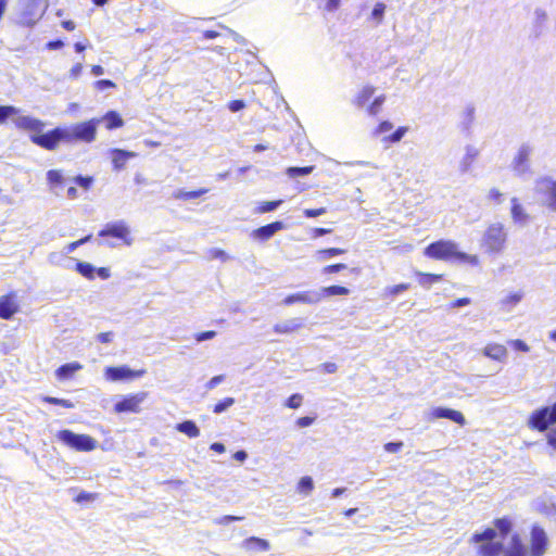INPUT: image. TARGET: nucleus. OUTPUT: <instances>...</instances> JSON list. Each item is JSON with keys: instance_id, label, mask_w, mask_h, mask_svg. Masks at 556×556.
I'll use <instances>...</instances> for the list:
<instances>
[{"instance_id": "54", "label": "nucleus", "mask_w": 556, "mask_h": 556, "mask_svg": "<svg viewBox=\"0 0 556 556\" xmlns=\"http://www.w3.org/2000/svg\"><path fill=\"white\" fill-rule=\"evenodd\" d=\"M303 213H304L305 217L314 218V217H317V216H320V215L325 214L326 213V208L325 207H320V208H305Z\"/></svg>"}, {"instance_id": "20", "label": "nucleus", "mask_w": 556, "mask_h": 556, "mask_svg": "<svg viewBox=\"0 0 556 556\" xmlns=\"http://www.w3.org/2000/svg\"><path fill=\"white\" fill-rule=\"evenodd\" d=\"M510 215L514 224L526 227L530 220V215L526 212L525 207L519 203L517 198H511Z\"/></svg>"}, {"instance_id": "33", "label": "nucleus", "mask_w": 556, "mask_h": 556, "mask_svg": "<svg viewBox=\"0 0 556 556\" xmlns=\"http://www.w3.org/2000/svg\"><path fill=\"white\" fill-rule=\"evenodd\" d=\"M283 203L282 200H274V201H265L260 202L254 210L255 214H264L268 212L276 211L281 204Z\"/></svg>"}, {"instance_id": "1", "label": "nucleus", "mask_w": 556, "mask_h": 556, "mask_svg": "<svg viewBox=\"0 0 556 556\" xmlns=\"http://www.w3.org/2000/svg\"><path fill=\"white\" fill-rule=\"evenodd\" d=\"M494 527L471 536L470 542L477 545L479 556H500L504 551V539L511 530V522L507 518H498Z\"/></svg>"}, {"instance_id": "47", "label": "nucleus", "mask_w": 556, "mask_h": 556, "mask_svg": "<svg viewBox=\"0 0 556 556\" xmlns=\"http://www.w3.org/2000/svg\"><path fill=\"white\" fill-rule=\"evenodd\" d=\"M47 179L51 185H59L63 181V176L60 170L56 169H50L47 173Z\"/></svg>"}, {"instance_id": "46", "label": "nucleus", "mask_w": 556, "mask_h": 556, "mask_svg": "<svg viewBox=\"0 0 556 556\" xmlns=\"http://www.w3.org/2000/svg\"><path fill=\"white\" fill-rule=\"evenodd\" d=\"M407 132V127H399L394 132H392L389 137L386 138V140L396 143L402 140V138Z\"/></svg>"}, {"instance_id": "9", "label": "nucleus", "mask_w": 556, "mask_h": 556, "mask_svg": "<svg viewBox=\"0 0 556 556\" xmlns=\"http://www.w3.org/2000/svg\"><path fill=\"white\" fill-rule=\"evenodd\" d=\"M532 153L533 147L530 143L525 142L519 147L510 163V168L516 176L521 177L530 172V156Z\"/></svg>"}, {"instance_id": "7", "label": "nucleus", "mask_w": 556, "mask_h": 556, "mask_svg": "<svg viewBox=\"0 0 556 556\" xmlns=\"http://www.w3.org/2000/svg\"><path fill=\"white\" fill-rule=\"evenodd\" d=\"M529 427L538 431H545L556 424V403L535 409L529 418Z\"/></svg>"}, {"instance_id": "14", "label": "nucleus", "mask_w": 556, "mask_h": 556, "mask_svg": "<svg viewBox=\"0 0 556 556\" xmlns=\"http://www.w3.org/2000/svg\"><path fill=\"white\" fill-rule=\"evenodd\" d=\"M286 228V224L281 220H276L265 226L258 227L254 229L250 237L258 242H265L274 237L278 231Z\"/></svg>"}, {"instance_id": "44", "label": "nucleus", "mask_w": 556, "mask_h": 556, "mask_svg": "<svg viewBox=\"0 0 556 556\" xmlns=\"http://www.w3.org/2000/svg\"><path fill=\"white\" fill-rule=\"evenodd\" d=\"M303 396L300 393H294L286 401V406L292 409L299 408L302 405Z\"/></svg>"}, {"instance_id": "51", "label": "nucleus", "mask_w": 556, "mask_h": 556, "mask_svg": "<svg viewBox=\"0 0 556 556\" xmlns=\"http://www.w3.org/2000/svg\"><path fill=\"white\" fill-rule=\"evenodd\" d=\"M206 257L210 258V260H214V258H219L222 261H226L227 260L226 253L223 250H219V249H210L206 252Z\"/></svg>"}, {"instance_id": "59", "label": "nucleus", "mask_w": 556, "mask_h": 556, "mask_svg": "<svg viewBox=\"0 0 556 556\" xmlns=\"http://www.w3.org/2000/svg\"><path fill=\"white\" fill-rule=\"evenodd\" d=\"M489 199L500 204L503 201V193L498 189L493 188L489 192Z\"/></svg>"}, {"instance_id": "11", "label": "nucleus", "mask_w": 556, "mask_h": 556, "mask_svg": "<svg viewBox=\"0 0 556 556\" xmlns=\"http://www.w3.org/2000/svg\"><path fill=\"white\" fill-rule=\"evenodd\" d=\"M548 546V539L543 528L533 526L531 530V547L528 556H543Z\"/></svg>"}, {"instance_id": "56", "label": "nucleus", "mask_w": 556, "mask_h": 556, "mask_svg": "<svg viewBox=\"0 0 556 556\" xmlns=\"http://www.w3.org/2000/svg\"><path fill=\"white\" fill-rule=\"evenodd\" d=\"M408 288H409L408 283H400V285H395V286L388 288V291L390 294L396 295L401 292L406 291Z\"/></svg>"}, {"instance_id": "36", "label": "nucleus", "mask_w": 556, "mask_h": 556, "mask_svg": "<svg viewBox=\"0 0 556 556\" xmlns=\"http://www.w3.org/2000/svg\"><path fill=\"white\" fill-rule=\"evenodd\" d=\"M345 251L343 249H339V248H329V249L319 250L316 252V260L319 262H323V261H326L327 258H330V257H333L337 255H341Z\"/></svg>"}, {"instance_id": "42", "label": "nucleus", "mask_w": 556, "mask_h": 556, "mask_svg": "<svg viewBox=\"0 0 556 556\" xmlns=\"http://www.w3.org/2000/svg\"><path fill=\"white\" fill-rule=\"evenodd\" d=\"M386 101V96L381 94L374 99V101L370 103V105L367 109L368 114L376 115L380 111L381 105Z\"/></svg>"}, {"instance_id": "55", "label": "nucleus", "mask_w": 556, "mask_h": 556, "mask_svg": "<svg viewBox=\"0 0 556 556\" xmlns=\"http://www.w3.org/2000/svg\"><path fill=\"white\" fill-rule=\"evenodd\" d=\"M215 336H216V332L213 330L203 331V332H199L195 334V340H197V342H203V341L211 340V339L215 338Z\"/></svg>"}, {"instance_id": "31", "label": "nucleus", "mask_w": 556, "mask_h": 556, "mask_svg": "<svg viewBox=\"0 0 556 556\" xmlns=\"http://www.w3.org/2000/svg\"><path fill=\"white\" fill-rule=\"evenodd\" d=\"M478 155V150L472 147V146H467L466 147V153L463 157V160L460 161V165H459V168L463 173H466L469 170L472 162L475 161V159L477 157Z\"/></svg>"}, {"instance_id": "64", "label": "nucleus", "mask_w": 556, "mask_h": 556, "mask_svg": "<svg viewBox=\"0 0 556 556\" xmlns=\"http://www.w3.org/2000/svg\"><path fill=\"white\" fill-rule=\"evenodd\" d=\"M224 381V376L223 375H218V376H215L213 377L207 383H206V388L208 390H212L214 388H216L220 382Z\"/></svg>"}, {"instance_id": "26", "label": "nucleus", "mask_w": 556, "mask_h": 556, "mask_svg": "<svg viewBox=\"0 0 556 556\" xmlns=\"http://www.w3.org/2000/svg\"><path fill=\"white\" fill-rule=\"evenodd\" d=\"M504 556H528V551L519 534H514L510 539V546L503 551Z\"/></svg>"}, {"instance_id": "24", "label": "nucleus", "mask_w": 556, "mask_h": 556, "mask_svg": "<svg viewBox=\"0 0 556 556\" xmlns=\"http://www.w3.org/2000/svg\"><path fill=\"white\" fill-rule=\"evenodd\" d=\"M302 326L303 320L295 317L276 324L274 326V331L277 333H292L302 328Z\"/></svg>"}, {"instance_id": "43", "label": "nucleus", "mask_w": 556, "mask_h": 556, "mask_svg": "<svg viewBox=\"0 0 556 556\" xmlns=\"http://www.w3.org/2000/svg\"><path fill=\"white\" fill-rule=\"evenodd\" d=\"M233 403L235 400L232 397H225L214 406L213 412L215 414H222L223 412L227 410L230 406H232Z\"/></svg>"}, {"instance_id": "39", "label": "nucleus", "mask_w": 556, "mask_h": 556, "mask_svg": "<svg viewBox=\"0 0 556 556\" xmlns=\"http://www.w3.org/2000/svg\"><path fill=\"white\" fill-rule=\"evenodd\" d=\"M313 169H314V166H304V167L294 166V167H289L287 169V174L291 178L304 177V176L309 175L313 172Z\"/></svg>"}, {"instance_id": "27", "label": "nucleus", "mask_w": 556, "mask_h": 556, "mask_svg": "<svg viewBox=\"0 0 556 556\" xmlns=\"http://www.w3.org/2000/svg\"><path fill=\"white\" fill-rule=\"evenodd\" d=\"M483 355H485L486 357H489L491 359L502 361L503 358L506 357L507 350L502 344L492 343V344H488L483 349Z\"/></svg>"}, {"instance_id": "28", "label": "nucleus", "mask_w": 556, "mask_h": 556, "mask_svg": "<svg viewBox=\"0 0 556 556\" xmlns=\"http://www.w3.org/2000/svg\"><path fill=\"white\" fill-rule=\"evenodd\" d=\"M81 368L83 366L77 362L67 363L59 367L55 371V375L60 380H66L70 379L76 371L80 370Z\"/></svg>"}, {"instance_id": "63", "label": "nucleus", "mask_w": 556, "mask_h": 556, "mask_svg": "<svg viewBox=\"0 0 556 556\" xmlns=\"http://www.w3.org/2000/svg\"><path fill=\"white\" fill-rule=\"evenodd\" d=\"M314 418L313 417H309V416H304V417H300L298 420H296V425L300 427V428H305V427H308L311 426L313 422H314Z\"/></svg>"}, {"instance_id": "10", "label": "nucleus", "mask_w": 556, "mask_h": 556, "mask_svg": "<svg viewBox=\"0 0 556 556\" xmlns=\"http://www.w3.org/2000/svg\"><path fill=\"white\" fill-rule=\"evenodd\" d=\"M148 392L141 391L135 394L123 396L114 404L115 413H134L138 414L141 410V404L147 400Z\"/></svg>"}, {"instance_id": "35", "label": "nucleus", "mask_w": 556, "mask_h": 556, "mask_svg": "<svg viewBox=\"0 0 556 556\" xmlns=\"http://www.w3.org/2000/svg\"><path fill=\"white\" fill-rule=\"evenodd\" d=\"M76 270L87 279H93L96 267L87 262H77L76 263Z\"/></svg>"}, {"instance_id": "57", "label": "nucleus", "mask_w": 556, "mask_h": 556, "mask_svg": "<svg viewBox=\"0 0 556 556\" xmlns=\"http://www.w3.org/2000/svg\"><path fill=\"white\" fill-rule=\"evenodd\" d=\"M403 447V442H389L384 444V450L389 453H396Z\"/></svg>"}, {"instance_id": "38", "label": "nucleus", "mask_w": 556, "mask_h": 556, "mask_svg": "<svg viewBox=\"0 0 556 556\" xmlns=\"http://www.w3.org/2000/svg\"><path fill=\"white\" fill-rule=\"evenodd\" d=\"M20 112V110L13 105H0V124H3L8 118L13 117Z\"/></svg>"}, {"instance_id": "5", "label": "nucleus", "mask_w": 556, "mask_h": 556, "mask_svg": "<svg viewBox=\"0 0 556 556\" xmlns=\"http://www.w3.org/2000/svg\"><path fill=\"white\" fill-rule=\"evenodd\" d=\"M18 5L21 8L20 23L25 26L35 25L48 7L42 0H20Z\"/></svg>"}, {"instance_id": "21", "label": "nucleus", "mask_w": 556, "mask_h": 556, "mask_svg": "<svg viewBox=\"0 0 556 556\" xmlns=\"http://www.w3.org/2000/svg\"><path fill=\"white\" fill-rule=\"evenodd\" d=\"M18 309L14 294H8L0 298V318L10 319Z\"/></svg>"}, {"instance_id": "8", "label": "nucleus", "mask_w": 556, "mask_h": 556, "mask_svg": "<svg viewBox=\"0 0 556 556\" xmlns=\"http://www.w3.org/2000/svg\"><path fill=\"white\" fill-rule=\"evenodd\" d=\"M30 140L46 150H54L61 141L66 142V132L64 127H56L46 134H33Z\"/></svg>"}, {"instance_id": "48", "label": "nucleus", "mask_w": 556, "mask_h": 556, "mask_svg": "<svg viewBox=\"0 0 556 556\" xmlns=\"http://www.w3.org/2000/svg\"><path fill=\"white\" fill-rule=\"evenodd\" d=\"M74 181L81 188H84L85 190H88L92 182H93V178L90 177V176H81V175H78L74 178Z\"/></svg>"}, {"instance_id": "53", "label": "nucleus", "mask_w": 556, "mask_h": 556, "mask_svg": "<svg viewBox=\"0 0 556 556\" xmlns=\"http://www.w3.org/2000/svg\"><path fill=\"white\" fill-rule=\"evenodd\" d=\"M345 268H346L345 264H342V263L332 264V265L325 266L323 268V273L324 274H333V273H339Z\"/></svg>"}, {"instance_id": "30", "label": "nucleus", "mask_w": 556, "mask_h": 556, "mask_svg": "<svg viewBox=\"0 0 556 556\" xmlns=\"http://www.w3.org/2000/svg\"><path fill=\"white\" fill-rule=\"evenodd\" d=\"M176 430L185 433L189 438H197L200 435V429L192 420H185L176 425Z\"/></svg>"}, {"instance_id": "61", "label": "nucleus", "mask_w": 556, "mask_h": 556, "mask_svg": "<svg viewBox=\"0 0 556 556\" xmlns=\"http://www.w3.org/2000/svg\"><path fill=\"white\" fill-rule=\"evenodd\" d=\"M266 92L271 96V97H275L276 98V102L278 103L279 101L286 103L285 99L278 94L277 92V86H273V85H269L267 86L266 88Z\"/></svg>"}, {"instance_id": "37", "label": "nucleus", "mask_w": 556, "mask_h": 556, "mask_svg": "<svg viewBox=\"0 0 556 556\" xmlns=\"http://www.w3.org/2000/svg\"><path fill=\"white\" fill-rule=\"evenodd\" d=\"M418 277H419V283L425 288H429L432 283L439 282L442 279L441 275L425 274V273H418Z\"/></svg>"}, {"instance_id": "29", "label": "nucleus", "mask_w": 556, "mask_h": 556, "mask_svg": "<svg viewBox=\"0 0 556 556\" xmlns=\"http://www.w3.org/2000/svg\"><path fill=\"white\" fill-rule=\"evenodd\" d=\"M317 293L319 295V302L324 298L334 296V295H348L350 290L342 286H329L317 289Z\"/></svg>"}, {"instance_id": "49", "label": "nucleus", "mask_w": 556, "mask_h": 556, "mask_svg": "<svg viewBox=\"0 0 556 556\" xmlns=\"http://www.w3.org/2000/svg\"><path fill=\"white\" fill-rule=\"evenodd\" d=\"M90 239H91V235H88V236H86V237H84V238H81V239H79L77 241L71 242L70 244H67L65 247V252L66 253L74 252L78 247H80V245L87 243L88 241H90Z\"/></svg>"}, {"instance_id": "19", "label": "nucleus", "mask_w": 556, "mask_h": 556, "mask_svg": "<svg viewBox=\"0 0 556 556\" xmlns=\"http://www.w3.org/2000/svg\"><path fill=\"white\" fill-rule=\"evenodd\" d=\"M13 123L17 128L23 129V130H29V131H33L34 134L41 132V130L45 126V124L40 119L34 118L31 116H25V115L15 116L13 118Z\"/></svg>"}, {"instance_id": "22", "label": "nucleus", "mask_w": 556, "mask_h": 556, "mask_svg": "<svg viewBox=\"0 0 556 556\" xmlns=\"http://www.w3.org/2000/svg\"><path fill=\"white\" fill-rule=\"evenodd\" d=\"M110 154L112 156L113 168L115 170H122L129 159L137 156V153L123 149H112L110 150Z\"/></svg>"}, {"instance_id": "18", "label": "nucleus", "mask_w": 556, "mask_h": 556, "mask_svg": "<svg viewBox=\"0 0 556 556\" xmlns=\"http://www.w3.org/2000/svg\"><path fill=\"white\" fill-rule=\"evenodd\" d=\"M429 416L431 419H450L460 426H464L466 422L465 417L460 412L447 407H434L431 409Z\"/></svg>"}, {"instance_id": "13", "label": "nucleus", "mask_w": 556, "mask_h": 556, "mask_svg": "<svg viewBox=\"0 0 556 556\" xmlns=\"http://www.w3.org/2000/svg\"><path fill=\"white\" fill-rule=\"evenodd\" d=\"M143 370L135 371L131 370L127 366H118V367H106L104 369V377L109 381H124V380H130L137 377H140L143 375Z\"/></svg>"}, {"instance_id": "25", "label": "nucleus", "mask_w": 556, "mask_h": 556, "mask_svg": "<svg viewBox=\"0 0 556 556\" xmlns=\"http://www.w3.org/2000/svg\"><path fill=\"white\" fill-rule=\"evenodd\" d=\"M548 14L543 8H535L533 12V29L535 37H539L545 29Z\"/></svg>"}, {"instance_id": "17", "label": "nucleus", "mask_w": 556, "mask_h": 556, "mask_svg": "<svg viewBox=\"0 0 556 556\" xmlns=\"http://www.w3.org/2000/svg\"><path fill=\"white\" fill-rule=\"evenodd\" d=\"M539 186L546 197L547 207L556 213V180L545 177L539 181Z\"/></svg>"}, {"instance_id": "15", "label": "nucleus", "mask_w": 556, "mask_h": 556, "mask_svg": "<svg viewBox=\"0 0 556 556\" xmlns=\"http://www.w3.org/2000/svg\"><path fill=\"white\" fill-rule=\"evenodd\" d=\"M294 303H303V304H317L319 303V295L316 290H307L293 294H289L282 300V304L289 306Z\"/></svg>"}, {"instance_id": "34", "label": "nucleus", "mask_w": 556, "mask_h": 556, "mask_svg": "<svg viewBox=\"0 0 556 556\" xmlns=\"http://www.w3.org/2000/svg\"><path fill=\"white\" fill-rule=\"evenodd\" d=\"M375 88L372 86H365L355 99V104L357 106H364L369 99L374 96Z\"/></svg>"}, {"instance_id": "6", "label": "nucleus", "mask_w": 556, "mask_h": 556, "mask_svg": "<svg viewBox=\"0 0 556 556\" xmlns=\"http://www.w3.org/2000/svg\"><path fill=\"white\" fill-rule=\"evenodd\" d=\"M56 438L65 445L79 452H90L97 446V441L90 435L77 434L67 429L59 431Z\"/></svg>"}, {"instance_id": "62", "label": "nucleus", "mask_w": 556, "mask_h": 556, "mask_svg": "<svg viewBox=\"0 0 556 556\" xmlns=\"http://www.w3.org/2000/svg\"><path fill=\"white\" fill-rule=\"evenodd\" d=\"M393 128V124L389 121H383L379 124V126L376 129V134H383L388 132Z\"/></svg>"}, {"instance_id": "32", "label": "nucleus", "mask_w": 556, "mask_h": 556, "mask_svg": "<svg viewBox=\"0 0 556 556\" xmlns=\"http://www.w3.org/2000/svg\"><path fill=\"white\" fill-rule=\"evenodd\" d=\"M101 121H104L106 123V128L108 129H115V128H119L124 125V121L123 118L121 117V115L115 112V111H109L102 118H100Z\"/></svg>"}, {"instance_id": "12", "label": "nucleus", "mask_w": 556, "mask_h": 556, "mask_svg": "<svg viewBox=\"0 0 556 556\" xmlns=\"http://www.w3.org/2000/svg\"><path fill=\"white\" fill-rule=\"evenodd\" d=\"M129 228L124 222L108 224L100 232V237H114L124 241L126 245H131L132 239L129 237Z\"/></svg>"}, {"instance_id": "23", "label": "nucleus", "mask_w": 556, "mask_h": 556, "mask_svg": "<svg viewBox=\"0 0 556 556\" xmlns=\"http://www.w3.org/2000/svg\"><path fill=\"white\" fill-rule=\"evenodd\" d=\"M270 549V543L261 538L251 536L245 539V553L261 554Z\"/></svg>"}, {"instance_id": "41", "label": "nucleus", "mask_w": 556, "mask_h": 556, "mask_svg": "<svg viewBox=\"0 0 556 556\" xmlns=\"http://www.w3.org/2000/svg\"><path fill=\"white\" fill-rule=\"evenodd\" d=\"M386 8L387 7L384 3L377 2L371 11V17L376 20L378 24H380L383 20Z\"/></svg>"}, {"instance_id": "52", "label": "nucleus", "mask_w": 556, "mask_h": 556, "mask_svg": "<svg viewBox=\"0 0 556 556\" xmlns=\"http://www.w3.org/2000/svg\"><path fill=\"white\" fill-rule=\"evenodd\" d=\"M115 87L116 85L110 79H100L94 83V88L99 91Z\"/></svg>"}, {"instance_id": "3", "label": "nucleus", "mask_w": 556, "mask_h": 556, "mask_svg": "<svg viewBox=\"0 0 556 556\" xmlns=\"http://www.w3.org/2000/svg\"><path fill=\"white\" fill-rule=\"evenodd\" d=\"M507 241L505 226L495 222L490 224L481 239V245L489 254H500L504 251Z\"/></svg>"}, {"instance_id": "50", "label": "nucleus", "mask_w": 556, "mask_h": 556, "mask_svg": "<svg viewBox=\"0 0 556 556\" xmlns=\"http://www.w3.org/2000/svg\"><path fill=\"white\" fill-rule=\"evenodd\" d=\"M45 402L50 403V404H54V405H61V406L66 407V408L74 407V405H73V403L71 401L64 400V399L46 396L45 397Z\"/></svg>"}, {"instance_id": "58", "label": "nucleus", "mask_w": 556, "mask_h": 556, "mask_svg": "<svg viewBox=\"0 0 556 556\" xmlns=\"http://www.w3.org/2000/svg\"><path fill=\"white\" fill-rule=\"evenodd\" d=\"M207 192H208V189H206V188H201V189L194 190V191H187V201L198 199Z\"/></svg>"}, {"instance_id": "45", "label": "nucleus", "mask_w": 556, "mask_h": 556, "mask_svg": "<svg viewBox=\"0 0 556 556\" xmlns=\"http://www.w3.org/2000/svg\"><path fill=\"white\" fill-rule=\"evenodd\" d=\"M522 296H523L522 292L510 293L502 300V304L505 306L506 305H516L521 301Z\"/></svg>"}, {"instance_id": "16", "label": "nucleus", "mask_w": 556, "mask_h": 556, "mask_svg": "<svg viewBox=\"0 0 556 556\" xmlns=\"http://www.w3.org/2000/svg\"><path fill=\"white\" fill-rule=\"evenodd\" d=\"M249 80L252 84H269L274 81V77L269 70L262 63L251 64L249 72Z\"/></svg>"}, {"instance_id": "40", "label": "nucleus", "mask_w": 556, "mask_h": 556, "mask_svg": "<svg viewBox=\"0 0 556 556\" xmlns=\"http://www.w3.org/2000/svg\"><path fill=\"white\" fill-rule=\"evenodd\" d=\"M314 489V481L311 477H302L298 483V491L304 495H308Z\"/></svg>"}, {"instance_id": "2", "label": "nucleus", "mask_w": 556, "mask_h": 556, "mask_svg": "<svg viewBox=\"0 0 556 556\" xmlns=\"http://www.w3.org/2000/svg\"><path fill=\"white\" fill-rule=\"evenodd\" d=\"M425 254L437 260H457L471 265H478L479 263L477 255H470L458 251L456 243L452 241L439 240L433 242L426 248Z\"/></svg>"}, {"instance_id": "60", "label": "nucleus", "mask_w": 556, "mask_h": 556, "mask_svg": "<svg viewBox=\"0 0 556 556\" xmlns=\"http://www.w3.org/2000/svg\"><path fill=\"white\" fill-rule=\"evenodd\" d=\"M511 345L517 351H521V352H528L529 351V345L525 341H522L520 339L513 340L511 341Z\"/></svg>"}, {"instance_id": "4", "label": "nucleus", "mask_w": 556, "mask_h": 556, "mask_svg": "<svg viewBox=\"0 0 556 556\" xmlns=\"http://www.w3.org/2000/svg\"><path fill=\"white\" fill-rule=\"evenodd\" d=\"M100 123L101 119L91 118L86 122L74 124L70 127H64L66 132V142H93L96 140L97 129Z\"/></svg>"}]
</instances>
